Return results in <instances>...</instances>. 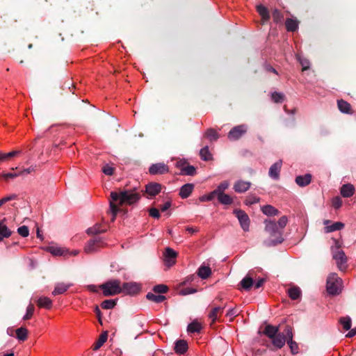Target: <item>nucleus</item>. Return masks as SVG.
I'll use <instances>...</instances> for the list:
<instances>
[{
	"label": "nucleus",
	"instance_id": "13",
	"mask_svg": "<svg viewBox=\"0 0 356 356\" xmlns=\"http://www.w3.org/2000/svg\"><path fill=\"white\" fill-rule=\"evenodd\" d=\"M72 286V283L58 282L55 285L54 289L52 291L53 296L63 294L66 292L68 289Z\"/></svg>",
	"mask_w": 356,
	"mask_h": 356
},
{
	"label": "nucleus",
	"instance_id": "58",
	"mask_svg": "<svg viewBox=\"0 0 356 356\" xmlns=\"http://www.w3.org/2000/svg\"><path fill=\"white\" fill-rule=\"evenodd\" d=\"M238 314V311L236 308H232L228 310L227 312V316L230 317V321H232L234 318Z\"/></svg>",
	"mask_w": 356,
	"mask_h": 356
},
{
	"label": "nucleus",
	"instance_id": "10",
	"mask_svg": "<svg viewBox=\"0 0 356 356\" xmlns=\"http://www.w3.org/2000/svg\"><path fill=\"white\" fill-rule=\"evenodd\" d=\"M285 333L287 337V342L291 349V352L292 354H296L298 352V344L293 341V333L292 329L291 327H286L285 330Z\"/></svg>",
	"mask_w": 356,
	"mask_h": 356
},
{
	"label": "nucleus",
	"instance_id": "47",
	"mask_svg": "<svg viewBox=\"0 0 356 356\" xmlns=\"http://www.w3.org/2000/svg\"><path fill=\"white\" fill-rule=\"evenodd\" d=\"M215 196H217V195L213 191L212 192L209 193V194L202 195L201 197H200L199 200L200 202H209V201L212 200L215 197Z\"/></svg>",
	"mask_w": 356,
	"mask_h": 356
},
{
	"label": "nucleus",
	"instance_id": "42",
	"mask_svg": "<svg viewBox=\"0 0 356 356\" xmlns=\"http://www.w3.org/2000/svg\"><path fill=\"white\" fill-rule=\"evenodd\" d=\"M241 285L243 289L248 290L253 285V280L247 276L241 280Z\"/></svg>",
	"mask_w": 356,
	"mask_h": 356
},
{
	"label": "nucleus",
	"instance_id": "11",
	"mask_svg": "<svg viewBox=\"0 0 356 356\" xmlns=\"http://www.w3.org/2000/svg\"><path fill=\"white\" fill-rule=\"evenodd\" d=\"M251 183L243 180H238L234 184V190L236 193H245L250 188Z\"/></svg>",
	"mask_w": 356,
	"mask_h": 356
},
{
	"label": "nucleus",
	"instance_id": "6",
	"mask_svg": "<svg viewBox=\"0 0 356 356\" xmlns=\"http://www.w3.org/2000/svg\"><path fill=\"white\" fill-rule=\"evenodd\" d=\"M140 284L136 282H124L122 284V293L127 295H136L140 291Z\"/></svg>",
	"mask_w": 356,
	"mask_h": 356
},
{
	"label": "nucleus",
	"instance_id": "62",
	"mask_svg": "<svg viewBox=\"0 0 356 356\" xmlns=\"http://www.w3.org/2000/svg\"><path fill=\"white\" fill-rule=\"evenodd\" d=\"M35 170V168L34 167H29L28 168H26V169H24L21 171H19L18 173H19V176H22V175H27V174H30L32 172H33Z\"/></svg>",
	"mask_w": 356,
	"mask_h": 356
},
{
	"label": "nucleus",
	"instance_id": "1",
	"mask_svg": "<svg viewBox=\"0 0 356 356\" xmlns=\"http://www.w3.org/2000/svg\"><path fill=\"white\" fill-rule=\"evenodd\" d=\"M110 211L112 214L111 220L114 221L119 211L118 206L131 205L140 199V195L135 191H120L111 193Z\"/></svg>",
	"mask_w": 356,
	"mask_h": 356
},
{
	"label": "nucleus",
	"instance_id": "31",
	"mask_svg": "<svg viewBox=\"0 0 356 356\" xmlns=\"http://www.w3.org/2000/svg\"><path fill=\"white\" fill-rule=\"evenodd\" d=\"M339 322L344 330H348L351 327L352 320L350 316H343L339 318Z\"/></svg>",
	"mask_w": 356,
	"mask_h": 356
},
{
	"label": "nucleus",
	"instance_id": "51",
	"mask_svg": "<svg viewBox=\"0 0 356 356\" xmlns=\"http://www.w3.org/2000/svg\"><path fill=\"white\" fill-rule=\"evenodd\" d=\"M342 205V200L340 197L337 196L332 198V206L336 209H339Z\"/></svg>",
	"mask_w": 356,
	"mask_h": 356
},
{
	"label": "nucleus",
	"instance_id": "2",
	"mask_svg": "<svg viewBox=\"0 0 356 356\" xmlns=\"http://www.w3.org/2000/svg\"><path fill=\"white\" fill-rule=\"evenodd\" d=\"M104 296H113L122 293V284L119 280H111L101 284Z\"/></svg>",
	"mask_w": 356,
	"mask_h": 356
},
{
	"label": "nucleus",
	"instance_id": "57",
	"mask_svg": "<svg viewBox=\"0 0 356 356\" xmlns=\"http://www.w3.org/2000/svg\"><path fill=\"white\" fill-rule=\"evenodd\" d=\"M188 165V163L184 159H179L176 163V167L179 169H180L181 172H183V170L186 168V166Z\"/></svg>",
	"mask_w": 356,
	"mask_h": 356
},
{
	"label": "nucleus",
	"instance_id": "21",
	"mask_svg": "<svg viewBox=\"0 0 356 356\" xmlns=\"http://www.w3.org/2000/svg\"><path fill=\"white\" fill-rule=\"evenodd\" d=\"M312 181V176L310 174L305 175H300L296 178V183L301 187L306 186L310 184Z\"/></svg>",
	"mask_w": 356,
	"mask_h": 356
},
{
	"label": "nucleus",
	"instance_id": "53",
	"mask_svg": "<svg viewBox=\"0 0 356 356\" xmlns=\"http://www.w3.org/2000/svg\"><path fill=\"white\" fill-rule=\"evenodd\" d=\"M272 16L274 22H275L276 23L280 22L283 19L282 15L277 9L273 12Z\"/></svg>",
	"mask_w": 356,
	"mask_h": 356
},
{
	"label": "nucleus",
	"instance_id": "8",
	"mask_svg": "<svg viewBox=\"0 0 356 356\" xmlns=\"http://www.w3.org/2000/svg\"><path fill=\"white\" fill-rule=\"evenodd\" d=\"M177 256V253L174 250L170 248H165V252L163 254L165 265L168 268L175 265L176 263Z\"/></svg>",
	"mask_w": 356,
	"mask_h": 356
},
{
	"label": "nucleus",
	"instance_id": "9",
	"mask_svg": "<svg viewBox=\"0 0 356 356\" xmlns=\"http://www.w3.org/2000/svg\"><path fill=\"white\" fill-rule=\"evenodd\" d=\"M149 172L154 175H163L169 172V168L163 163H154L149 167Z\"/></svg>",
	"mask_w": 356,
	"mask_h": 356
},
{
	"label": "nucleus",
	"instance_id": "23",
	"mask_svg": "<svg viewBox=\"0 0 356 356\" xmlns=\"http://www.w3.org/2000/svg\"><path fill=\"white\" fill-rule=\"evenodd\" d=\"M264 214L268 216H274L279 214V211L272 205L267 204L261 208Z\"/></svg>",
	"mask_w": 356,
	"mask_h": 356
},
{
	"label": "nucleus",
	"instance_id": "28",
	"mask_svg": "<svg viewBox=\"0 0 356 356\" xmlns=\"http://www.w3.org/2000/svg\"><path fill=\"white\" fill-rule=\"evenodd\" d=\"M211 274V270L209 266H201L197 270V275L202 279L208 278Z\"/></svg>",
	"mask_w": 356,
	"mask_h": 356
},
{
	"label": "nucleus",
	"instance_id": "5",
	"mask_svg": "<svg viewBox=\"0 0 356 356\" xmlns=\"http://www.w3.org/2000/svg\"><path fill=\"white\" fill-rule=\"evenodd\" d=\"M247 126L245 124L236 126L229 131L227 137L231 140H238L247 132Z\"/></svg>",
	"mask_w": 356,
	"mask_h": 356
},
{
	"label": "nucleus",
	"instance_id": "45",
	"mask_svg": "<svg viewBox=\"0 0 356 356\" xmlns=\"http://www.w3.org/2000/svg\"><path fill=\"white\" fill-rule=\"evenodd\" d=\"M116 305V302L114 300H106L102 302V307L105 309H110L113 308Z\"/></svg>",
	"mask_w": 356,
	"mask_h": 356
},
{
	"label": "nucleus",
	"instance_id": "56",
	"mask_svg": "<svg viewBox=\"0 0 356 356\" xmlns=\"http://www.w3.org/2000/svg\"><path fill=\"white\" fill-rule=\"evenodd\" d=\"M17 232L20 236L23 237H27L29 234V228L25 225L19 227Z\"/></svg>",
	"mask_w": 356,
	"mask_h": 356
},
{
	"label": "nucleus",
	"instance_id": "43",
	"mask_svg": "<svg viewBox=\"0 0 356 356\" xmlns=\"http://www.w3.org/2000/svg\"><path fill=\"white\" fill-rule=\"evenodd\" d=\"M205 136L211 141L216 140L218 138V134L216 130L210 129L206 131Z\"/></svg>",
	"mask_w": 356,
	"mask_h": 356
},
{
	"label": "nucleus",
	"instance_id": "3",
	"mask_svg": "<svg viewBox=\"0 0 356 356\" xmlns=\"http://www.w3.org/2000/svg\"><path fill=\"white\" fill-rule=\"evenodd\" d=\"M334 245L332 247V252L333 259L337 265V267L341 270H344L346 268L347 257L344 252L341 249V245L338 241L334 239Z\"/></svg>",
	"mask_w": 356,
	"mask_h": 356
},
{
	"label": "nucleus",
	"instance_id": "50",
	"mask_svg": "<svg viewBox=\"0 0 356 356\" xmlns=\"http://www.w3.org/2000/svg\"><path fill=\"white\" fill-rule=\"evenodd\" d=\"M104 231H105L104 229H100V225H95V226L90 227L87 230L88 233L91 234H97L103 232Z\"/></svg>",
	"mask_w": 356,
	"mask_h": 356
},
{
	"label": "nucleus",
	"instance_id": "54",
	"mask_svg": "<svg viewBox=\"0 0 356 356\" xmlns=\"http://www.w3.org/2000/svg\"><path fill=\"white\" fill-rule=\"evenodd\" d=\"M20 153L19 151H13L10 152H8L7 154H1L0 153V161H3L9 157L15 156Z\"/></svg>",
	"mask_w": 356,
	"mask_h": 356
},
{
	"label": "nucleus",
	"instance_id": "63",
	"mask_svg": "<svg viewBox=\"0 0 356 356\" xmlns=\"http://www.w3.org/2000/svg\"><path fill=\"white\" fill-rule=\"evenodd\" d=\"M196 291H197L196 289L187 288V289H184L181 290L180 293L181 295L186 296V295L194 293Z\"/></svg>",
	"mask_w": 356,
	"mask_h": 356
},
{
	"label": "nucleus",
	"instance_id": "30",
	"mask_svg": "<svg viewBox=\"0 0 356 356\" xmlns=\"http://www.w3.org/2000/svg\"><path fill=\"white\" fill-rule=\"evenodd\" d=\"M108 338L107 332H104L100 334L98 340L95 343L93 346V350H97L100 347L103 346V344L106 341Z\"/></svg>",
	"mask_w": 356,
	"mask_h": 356
},
{
	"label": "nucleus",
	"instance_id": "46",
	"mask_svg": "<svg viewBox=\"0 0 356 356\" xmlns=\"http://www.w3.org/2000/svg\"><path fill=\"white\" fill-rule=\"evenodd\" d=\"M195 172H196V170H195V167L188 164L186 166V168H184V170H183V172H180V173L181 175H194L195 174Z\"/></svg>",
	"mask_w": 356,
	"mask_h": 356
},
{
	"label": "nucleus",
	"instance_id": "20",
	"mask_svg": "<svg viewBox=\"0 0 356 356\" xmlns=\"http://www.w3.org/2000/svg\"><path fill=\"white\" fill-rule=\"evenodd\" d=\"M100 243L101 241L99 240H91L86 245L84 250L87 253L95 252L100 247Z\"/></svg>",
	"mask_w": 356,
	"mask_h": 356
},
{
	"label": "nucleus",
	"instance_id": "39",
	"mask_svg": "<svg viewBox=\"0 0 356 356\" xmlns=\"http://www.w3.org/2000/svg\"><path fill=\"white\" fill-rule=\"evenodd\" d=\"M11 235V232L8 229L6 225L3 222H0V241L3 238L9 237Z\"/></svg>",
	"mask_w": 356,
	"mask_h": 356
},
{
	"label": "nucleus",
	"instance_id": "7",
	"mask_svg": "<svg viewBox=\"0 0 356 356\" xmlns=\"http://www.w3.org/2000/svg\"><path fill=\"white\" fill-rule=\"evenodd\" d=\"M236 218H238L241 228L245 232L249 231L250 227V218L245 211L241 209H236L234 211Z\"/></svg>",
	"mask_w": 356,
	"mask_h": 356
},
{
	"label": "nucleus",
	"instance_id": "44",
	"mask_svg": "<svg viewBox=\"0 0 356 356\" xmlns=\"http://www.w3.org/2000/svg\"><path fill=\"white\" fill-rule=\"evenodd\" d=\"M34 310L35 308L33 305L32 303H30L26 308V312L23 317V320L26 321L30 319L33 315Z\"/></svg>",
	"mask_w": 356,
	"mask_h": 356
},
{
	"label": "nucleus",
	"instance_id": "29",
	"mask_svg": "<svg viewBox=\"0 0 356 356\" xmlns=\"http://www.w3.org/2000/svg\"><path fill=\"white\" fill-rule=\"evenodd\" d=\"M337 105H338L339 109L342 113H352L351 112V106L348 102H347L343 99H341V100H338Z\"/></svg>",
	"mask_w": 356,
	"mask_h": 356
},
{
	"label": "nucleus",
	"instance_id": "12",
	"mask_svg": "<svg viewBox=\"0 0 356 356\" xmlns=\"http://www.w3.org/2000/svg\"><path fill=\"white\" fill-rule=\"evenodd\" d=\"M161 191V185L158 183L152 182L146 185L145 192L149 196H155Z\"/></svg>",
	"mask_w": 356,
	"mask_h": 356
},
{
	"label": "nucleus",
	"instance_id": "61",
	"mask_svg": "<svg viewBox=\"0 0 356 356\" xmlns=\"http://www.w3.org/2000/svg\"><path fill=\"white\" fill-rule=\"evenodd\" d=\"M1 177L4 179L7 180L8 179H14V178H16L17 177H19V173L18 172L17 173H10V172H8V173H3L1 175Z\"/></svg>",
	"mask_w": 356,
	"mask_h": 356
},
{
	"label": "nucleus",
	"instance_id": "16",
	"mask_svg": "<svg viewBox=\"0 0 356 356\" xmlns=\"http://www.w3.org/2000/svg\"><path fill=\"white\" fill-rule=\"evenodd\" d=\"M193 189L194 184H186L181 187L179 194L182 199H185L191 195Z\"/></svg>",
	"mask_w": 356,
	"mask_h": 356
},
{
	"label": "nucleus",
	"instance_id": "26",
	"mask_svg": "<svg viewBox=\"0 0 356 356\" xmlns=\"http://www.w3.org/2000/svg\"><path fill=\"white\" fill-rule=\"evenodd\" d=\"M49 252L54 256H65L68 252V250L61 247H49Z\"/></svg>",
	"mask_w": 356,
	"mask_h": 356
},
{
	"label": "nucleus",
	"instance_id": "49",
	"mask_svg": "<svg viewBox=\"0 0 356 356\" xmlns=\"http://www.w3.org/2000/svg\"><path fill=\"white\" fill-rule=\"evenodd\" d=\"M168 286L165 284H159L153 288V291L158 293H165L168 291Z\"/></svg>",
	"mask_w": 356,
	"mask_h": 356
},
{
	"label": "nucleus",
	"instance_id": "15",
	"mask_svg": "<svg viewBox=\"0 0 356 356\" xmlns=\"http://www.w3.org/2000/svg\"><path fill=\"white\" fill-rule=\"evenodd\" d=\"M282 164V161H279L271 165L269 170V175L271 178L275 179H277L279 178Z\"/></svg>",
	"mask_w": 356,
	"mask_h": 356
},
{
	"label": "nucleus",
	"instance_id": "37",
	"mask_svg": "<svg viewBox=\"0 0 356 356\" xmlns=\"http://www.w3.org/2000/svg\"><path fill=\"white\" fill-rule=\"evenodd\" d=\"M229 186V183L227 181H224L221 182L213 191L216 195L218 196L219 195L223 194L224 191L228 188Z\"/></svg>",
	"mask_w": 356,
	"mask_h": 356
},
{
	"label": "nucleus",
	"instance_id": "32",
	"mask_svg": "<svg viewBox=\"0 0 356 356\" xmlns=\"http://www.w3.org/2000/svg\"><path fill=\"white\" fill-rule=\"evenodd\" d=\"M257 10L259 13V14L261 15L262 19L266 22L269 19L270 15L268 9L262 6L259 5L257 6Z\"/></svg>",
	"mask_w": 356,
	"mask_h": 356
},
{
	"label": "nucleus",
	"instance_id": "17",
	"mask_svg": "<svg viewBox=\"0 0 356 356\" xmlns=\"http://www.w3.org/2000/svg\"><path fill=\"white\" fill-rule=\"evenodd\" d=\"M224 309L225 307L217 306L211 309L208 317L211 321V323H215L218 320V315L223 312Z\"/></svg>",
	"mask_w": 356,
	"mask_h": 356
},
{
	"label": "nucleus",
	"instance_id": "35",
	"mask_svg": "<svg viewBox=\"0 0 356 356\" xmlns=\"http://www.w3.org/2000/svg\"><path fill=\"white\" fill-rule=\"evenodd\" d=\"M343 227H344V225L342 222H337L330 226H326L325 227V232L330 233V232H334L337 230H340V229H343Z\"/></svg>",
	"mask_w": 356,
	"mask_h": 356
},
{
	"label": "nucleus",
	"instance_id": "25",
	"mask_svg": "<svg viewBox=\"0 0 356 356\" xmlns=\"http://www.w3.org/2000/svg\"><path fill=\"white\" fill-rule=\"evenodd\" d=\"M188 350V344L184 340H179L175 343V350L179 354H184Z\"/></svg>",
	"mask_w": 356,
	"mask_h": 356
},
{
	"label": "nucleus",
	"instance_id": "27",
	"mask_svg": "<svg viewBox=\"0 0 356 356\" xmlns=\"http://www.w3.org/2000/svg\"><path fill=\"white\" fill-rule=\"evenodd\" d=\"M16 338L21 341H24L28 338V330L24 327H21L15 330Z\"/></svg>",
	"mask_w": 356,
	"mask_h": 356
},
{
	"label": "nucleus",
	"instance_id": "52",
	"mask_svg": "<svg viewBox=\"0 0 356 356\" xmlns=\"http://www.w3.org/2000/svg\"><path fill=\"white\" fill-rule=\"evenodd\" d=\"M271 98L272 100L275 103L282 102L284 99V95L280 92H275L272 93Z\"/></svg>",
	"mask_w": 356,
	"mask_h": 356
},
{
	"label": "nucleus",
	"instance_id": "64",
	"mask_svg": "<svg viewBox=\"0 0 356 356\" xmlns=\"http://www.w3.org/2000/svg\"><path fill=\"white\" fill-rule=\"evenodd\" d=\"M149 215L153 217V218H158L160 215H159V211L156 208H152L150 210H149Z\"/></svg>",
	"mask_w": 356,
	"mask_h": 356
},
{
	"label": "nucleus",
	"instance_id": "24",
	"mask_svg": "<svg viewBox=\"0 0 356 356\" xmlns=\"http://www.w3.org/2000/svg\"><path fill=\"white\" fill-rule=\"evenodd\" d=\"M278 327L270 325H266L264 331V334H266L270 339H272L277 334H278Z\"/></svg>",
	"mask_w": 356,
	"mask_h": 356
},
{
	"label": "nucleus",
	"instance_id": "34",
	"mask_svg": "<svg viewBox=\"0 0 356 356\" xmlns=\"http://www.w3.org/2000/svg\"><path fill=\"white\" fill-rule=\"evenodd\" d=\"M147 299L156 303L161 302L165 300V297L163 295H156L152 293H148L146 296Z\"/></svg>",
	"mask_w": 356,
	"mask_h": 356
},
{
	"label": "nucleus",
	"instance_id": "33",
	"mask_svg": "<svg viewBox=\"0 0 356 356\" xmlns=\"http://www.w3.org/2000/svg\"><path fill=\"white\" fill-rule=\"evenodd\" d=\"M285 24L288 31H294L298 28V22L295 19L288 18L286 20Z\"/></svg>",
	"mask_w": 356,
	"mask_h": 356
},
{
	"label": "nucleus",
	"instance_id": "55",
	"mask_svg": "<svg viewBox=\"0 0 356 356\" xmlns=\"http://www.w3.org/2000/svg\"><path fill=\"white\" fill-rule=\"evenodd\" d=\"M287 222H288L287 217L285 216H283L279 219V220L276 223L277 224V226L280 228V229H282L283 228H284L286 227Z\"/></svg>",
	"mask_w": 356,
	"mask_h": 356
},
{
	"label": "nucleus",
	"instance_id": "41",
	"mask_svg": "<svg viewBox=\"0 0 356 356\" xmlns=\"http://www.w3.org/2000/svg\"><path fill=\"white\" fill-rule=\"evenodd\" d=\"M219 202L222 204H231L233 202L232 197L223 193L217 196Z\"/></svg>",
	"mask_w": 356,
	"mask_h": 356
},
{
	"label": "nucleus",
	"instance_id": "14",
	"mask_svg": "<svg viewBox=\"0 0 356 356\" xmlns=\"http://www.w3.org/2000/svg\"><path fill=\"white\" fill-rule=\"evenodd\" d=\"M286 335L285 336L283 333L278 332L272 339V343L277 348H282L286 341Z\"/></svg>",
	"mask_w": 356,
	"mask_h": 356
},
{
	"label": "nucleus",
	"instance_id": "18",
	"mask_svg": "<svg viewBox=\"0 0 356 356\" xmlns=\"http://www.w3.org/2000/svg\"><path fill=\"white\" fill-rule=\"evenodd\" d=\"M265 230L271 235H274L276 233H280V229L275 222L271 220H266Z\"/></svg>",
	"mask_w": 356,
	"mask_h": 356
},
{
	"label": "nucleus",
	"instance_id": "22",
	"mask_svg": "<svg viewBox=\"0 0 356 356\" xmlns=\"http://www.w3.org/2000/svg\"><path fill=\"white\" fill-rule=\"evenodd\" d=\"M38 307L49 309L52 307L51 300L46 296H41L37 300Z\"/></svg>",
	"mask_w": 356,
	"mask_h": 356
},
{
	"label": "nucleus",
	"instance_id": "48",
	"mask_svg": "<svg viewBox=\"0 0 356 356\" xmlns=\"http://www.w3.org/2000/svg\"><path fill=\"white\" fill-rule=\"evenodd\" d=\"M259 202V198L253 195H248L245 200V203L247 205H251V204L257 203Z\"/></svg>",
	"mask_w": 356,
	"mask_h": 356
},
{
	"label": "nucleus",
	"instance_id": "4",
	"mask_svg": "<svg viewBox=\"0 0 356 356\" xmlns=\"http://www.w3.org/2000/svg\"><path fill=\"white\" fill-rule=\"evenodd\" d=\"M326 288L329 294H339L341 291L342 280L336 273H331L327 277Z\"/></svg>",
	"mask_w": 356,
	"mask_h": 356
},
{
	"label": "nucleus",
	"instance_id": "38",
	"mask_svg": "<svg viewBox=\"0 0 356 356\" xmlns=\"http://www.w3.org/2000/svg\"><path fill=\"white\" fill-rule=\"evenodd\" d=\"M201 159L204 161H210L212 159V154L209 152L207 146L202 148L200 152Z\"/></svg>",
	"mask_w": 356,
	"mask_h": 356
},
{
	"label": "nucleus",
	"instance_id": "19",
	"mask_svg": "<svg viewBox=\"0 0 356 356\" xmlns=\"http://www.w3.org/2000/svg\"><path fill=\"white\" fill-rule=\"evenodd\" d=\"M340 193L343 197H351L355 193V187L350 184H343L340 189Z\"/></svg>",
	"mask_w": 356,
	"mask_h": 356
},
{
	"label": "nucleus",
	"instance_id": "59",
	"mask_svg": "<svg viewBox=\"0 0 356 356\" xmlns=\"http://www.w3.org/2000/svg\"><path fill=\"white\" fill-rule=\"evenodd\" d=\"M102 172L106 175H112L114 172V168L106 164L103 167Z\"/></svg>",
	"mask_w": 356,
	"mask_h": 356
},
{
	"label": "nucleus",
	"instance_id": "40",
	"mask_svg": "<svg viewBox=\"0 0 356 356\" xmlns=\"http://www.w3.org/2000/svg\"><path fill=\"white\" fill-rule=\"evenodd\" d=\"M288 294L292 300H297L301 295V291L298 287H292L288 290Z\"/></svg>",
	"mask_w": 356,
	"mask_h": 356
},
{
	"label": "nucleus",
	"instance_id": "36",
	"mask_svg": "<svg viewBox=\"0 0 356 356\" xmlns=\"http://www.w3.org/2000/svg\"><path fill=\"white\" fill-rule=\"evenodd\" d=\"M202 330V325L197 321H193L188 325L187 330L189 332H199Z\"/></svg>",
	"mask_w": 356,
	"mask_h": 356
},
{
	"label": "nucleus",
	"instance_id": "60",
	"mask_svg": "<svg viewBox=\"0 0 356 356\" xmlns=\"http://www.w3.org/2000/svg\"><path fill=\"white\" fill-rule=\"evenodd\" d=\"M15 198H16L15 195H10L3 197L2 199L0 200V207L5 203L8 202V201L13 200Z\"/></svg>",
	"mask_w": 356,
	"mask_h": 356
}]
</instances>
